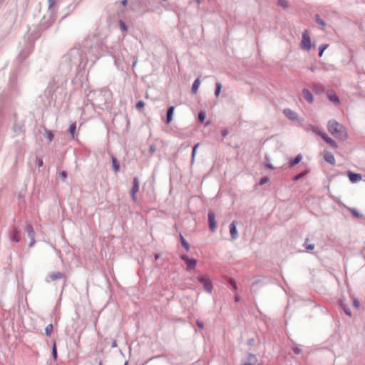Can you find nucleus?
Instances as JSON below:
<instances>
[{
	"mask_svg": "<svg viewBox=\"0 0 365 365\" xmlns=\"http://www.w3.org/2000/svg\"><path fill=\"white\" fill-rule=\"evenodd\" d=\"M85 54L94 63L106 51V46L101 36L93 35L89 36L84 42Z\"/></svg>",
	"mask_w": 365,
	"mask_h": 365,
	"instance_id": "obj_1",
	"label": "nucleus"
},
{
	"mask_svg": "<svg viewBox=\"0 0 365 365\" xmlns=\"http://www.w3.org/2000/svg\"><path fill=\"white\" fill-rule=\"evenodd\" d=\"M63 60L68 62L70 67L72 66L84 67L88 61V57L86 56L84 50L81 51L80 48H73L63 57Z\"/></svg>",
	"mask_w": 365,
	"mask_h": 365,
	"instance_id": "obj_2",
	"label": "nucleus"
},
{
	"mask_svg": "<svg viewBox=\"0 0 365 365\" xmlns=\"http://www.w3.org/2000/svg\"><path fill=\"white\" fill-rule=\"evenodd\" d=\"M329 132L336 138L344 141L347 139L348 135L346 128L335 120H330L327 124Z\"/></svg>",
	"mask_w": 365,
	"mask_h": 365,
	"instance_id": "obj_3",
	"label": "nucleus"
},
{
	"mask_svg": "<svg viewBox=\"0 0 365 365\" xmlns=\"http://www.w3.org/2000/svg\"><path fill=\"white\" fill-rule=\"evenodd\" d=\"M107 92L103 91H92L88 94V101H91V103L98 108H102L106 103Z\"/></svg>",
	"mask_w": 365,
	"mask_h": 365,
	"instance_id": "obj_4",
	"label": "nucleus"
},
{
	"mask_svg": "<svg viewBox=\"0 0 365 365\" xmlns=\"http://www.w3.org/2000/svg\"><path fill=\"white\" fill-rule=\"evenodd\" d=\"M34 48V43L32 41H29L26 43L25 46L21 48L19 55L18 56V61L23 62L31 53Z\"/></svg>",
	"mask_w": 365,
	"mask_h": 365,
	"instance_id": "obj_5",
	"label": "nucleus"
},
{
	"mask_svg": "<svg viewBox=\"0 0 365 365\" xmlns=\"http://www.w3.org/2000/svg\"><path fill=\"white\" fill-rule=\"evenodd\" d=\"M197 280L201 283L203 286L204 289L211 294L212 292L213 286L212 283L207 275H201L197 277Z\"/></svg>",
	"mask_w": 365,
	"mask_h": 365,
	"instance_id": "obj_6",
	"label": "nucleus"
},
{
	"mask_svg": "<svg viewBox=\"0 0 365 365\" xmlns=\"http://www.w3.org/2000/svg\"><path fill=\"white\" fill-rule=\"evenodd\" d=\"M24 230L27 233L28 237L31 240L29 246L30 247H32L33 246H34V245L36 243L34 230L32 225L27 222L24 227Z\"/></svg>",
	"mask_w": 365,
	"mask_h": 365,
	"instance_id": "obj_7",
	"label": "nucleus"
},
{
	"mask_svg": "<svg viewBox=\"0 0 365 365\" xmlns=\"http://www.w3.org/2000/svg\"><path fill=\"white\" fill-rule=\"evenodd\" d=\"M180 259L183 260L187 264V270L191 271L194 269L196 267L197 261L194 258H190L188 256L185 255H182L180 256Z\"/></svg>",
	"mask_w": 365,
	"mask_h": 365,
	"instance_id": "obj_8",
	"label": "nucleus"
},
{
	"mask_svg": "<svg viewBox=\"0 0 365 365\" xmlns=\"http://www.w3.org/2000/svg\"><path fill=\"white\" fill-rule=\"evenodd\" d=\"M301 46L303 49L307 51H309L311 49V39L307 31H305L302 34Z\"/></svg>",
	"mask_w": 365,
	"mask_h": 365,
	"instance_id": "obj_9",
	"label": "nucleus"
},
{
	"mask_svg": "<svg viewBox=\"0 0 365 365\" xmlns=\"http://www.w3.org/2000/svg\"><path fill=\"white\" fill-rule=\"evenodd\" d=\"M9 239L13 242H19L21 240V232L16 227H12L10 230Z\"/></svg>",
	"mask_w": 365,
	"mask_h": 365,
	"instance_id": "obj_10",
	"label": "nucleus"
},
{
	"mask_svg": "<svg viewBox=\"0 0 365 365\" xmlns=\"http://www.w3.org/2000/svg\"><path fill=\"white\" fill-rule=\"evenodd\" d=\"M139 187H140L139 180L137 177H135L133 178V187L130 190V195H131L132 200L134 202L137 201L136 193L139 191Z\"/></svg>",
	"mask_w": 365,
	"mask_h": 365,
	"instance_id": "obj_11",
	"label": "nucleus"
},
{
	"mask_svg": "<svg viewBox=\"0 0 365 365\" xmlns=\"http://www.w3.org/2000/svg\"><path fill=\"white\" fill-rule=\"evenodd\" d=\"M209 228L210 231L214 232L217 227V221L215 220V215L213 212L210 211L207 214Z\"/></svg>",
	"mask_w": 365,
	"mask_h": 365,
	"instance_id": "obj_12",
	"label": "nucleus"
},
{
	"mask_svg": "<svg viewBox=\"0 0 365 365\" xmlns=\"http://www.w3.org/2000/svg\"><path fill=\"white\" fill-rule=\"evenodd\" d=\"M318 135L322 137V138L328 143L330 146H331L334 148H337L338 145L337 143L330 137H329L325 133H318Z\"/></svg>",
	"mask_w": 365,
	"mask_h": 365,
	"instance_id": "obj_13",
	"label": "nucleus"
},
{
	"mask_svg": "<svg viewBox=\"0 0 365 365\" xmlns=\"http://www.w3.org/2000/svg\"><path fill=\"white\" fill-rule=\"evenodd\" d=\"M284 115L292 121H295L298 119V114L290 108H285L283 110Z\"/></svg>",
	"mask_w": 365,
	"mask_h": 365,
	"instance_id": "obj_14",
	"label": "nucleus"
},
{
	"mask_svg": "<svg viewBox=\"0 0 365 365\" xmlns=\"http://www.w3.org/2000/svg\"><path fill=\"white\" fill-rule=\"evenodd\" d=\"M13 130L16 135H20L24 133V124L21 122L19 123L16 120L15 121Z\"/></svg>",
	"mask_w": 365,
	"mask_h": 365,
	"instance_id": "obj_15",
	"label": "nucleus"
},
{
	"mask_svg": "<svg viewBox=\"0 0 365 365\" xmlns=\"http://www.w3.org/2000/svg\"><path fill=\"white\" fill-rule=\"evenodd\" d=\"M347 176H348L350 182L352 183L357 182L358 181L361 180L362 178V176L361 174L355 173L351 171H348Z\"/></svg>",
	"mask_w": 365,
	"mask_h": 365,
	"instance_id": "obj_16",
	"label": "nucleus"
},
{
	"mask_svg": "<svg viewBox=\"0 0 365 365\" xmlns=\"http://www.w3.org/2000/svg\"><path fill=\"white\" fill-rule=\"evenodd\" d=\"M229 228H230V232L232 240H236L239 235H238V232H237L235 221L232 222L230 224Z\"/></svg>",
	"mask_w": 365,
	"mask_h": 365,
	"instance_id": "obj_17",
	"label": "nucleus"
},
{
	"mask_svg": "<svg viewBox=\"0 0 365 365\" xmlns=\"http://www.w3.org/2000/svg\"><path fill=\"white\" fill-rule=\"evenodd\" d=\"M247 361L241 365H257L258 360L256 356L253 354L250 353L247 356Z\"/></svg>",
	"mask_w": 365,
	"mask_h": 365,
	"instance_id": "obj_18",
	"label": "nucleus"
},
{
	"mask_svg": "<svg viewBox=\"0 0 365 365\" xmlns=\"http://www.w3.org/2000/svg\"><path fill=\"white\" fill-rule=\"evenodd\" d=\"M302 95L304 98L308 101L309 103H312L314 101V97L312 93L307 88H303L302 90Z\"/></svg>",
	"mask_w": 365,
	"mask_h": 365,
	"instance_id": "obj_19",
	"label": "nucleus"
},
{
	"mask_svg": "<svg viewBox=\"0 0 365 365\" xmlns=\"http://www.w3.org/2000/svg\"><path fill=\"white\" fill-rule=\"evenodd\" d=\"M324 159L327 163L334 165L335 164V158L334 155L329 152H325L324 155Z\"/></svg>",
	"mask_w": 365,
	"mask_h": 365,
	"instance_id": "obj_20",
	"label": "nucleus"
},
{
	"mask_svg": "<svg viewBox=\"0 0 365 365\" xmlns=\"http://www.w3.org/2000/svg\"><path fill=\"white\" fill-rule=\"evenodd\" d=\"M16 78H17L16 73H12L9 78V86L11 89L15 90V91L17 90V88H18L16 85Z\"/></svg>",
	"mask_w": 365,
	"mask_h": 365,
	"instance_id": "obj_21",
	"label": "nucleus"
},
{
	"mask_svg": "<svg viewBox=\"0 0 365 365\" xmlns=\"http://www.w3.org/2000/svg\"><path fill=\"white\" fill-rule=\"evenodd\" d=\"M64 277L63 274L61 272H51L48 275V277L52 281L61 279Z\"/></svg>",
	"mask_w": 365,
	"mask_h": 365,
	"instance_id": "obj_22",
	"label": "nucleus"
},
{
	"mask_svg": "<svg viewBox=\"0 0 365 365\" xmlns=\"http://www.w3.org/2000/svg\"><path fill=\"white\" fill-rule=\"evenodd\" d=\"M174 109H175L174 106H170L167 110L166 123L168 124L170 123L172 120Z\"/></svg>",
	"mask_w": 365,
	"mask_h": 365,
	"instance_id": "obj_23",
	"label": "nucleus"
},
{
	"mask_svg": "<svg viewBox=\"0 0 365 365\" xmlns=\"http://www.w3.org/2000/svg\"><path fill=\"white\" fill-rule=\"evenodd\" d=\"M302 159V156L301 154H298L294 158L290 159L289 161V167H294L296 165H297Z\"/></svg>",
	"mask_w": 365,
	"mask_h": 365,
	"instance_id": "obj_24",
	"label": "nucleus"
},
{
	"mask_svg": "<svg viewBox=\"0 0 365 365\" xmlns=\"http://www.w3.org/2000/svg\"><path fill=\"white\" fill-rule=\"evenodd\" d=\"M111 157V161H112V166L114 172L117 173L119 171L120 165L119 163L115 157H114L112 154H110Z\"/></svg>",
	"mask_w": 365,
	"mask_h": 365,
	"instance_id": "obj_25",
	"label": "nucleus"
},
{
	"mask_svg": "<svg viewBox=\"0 0 365 365\" xmlns=\"http://www.w3.org/2000/svg\"><path fill=\"white\" fill-rule=\"evenodd\" d=\"M308 242H309V239L307 238L304 240V242L303 243V247L304 248L306 252H309L314 249L315 246L314 244L308 243Z\"/></svg>",
	"mask_w": 365,
	"mask_h": 365,
	"instance_id": "obj_26",
	"label": "nucleus"
},
{
	"mask_svg": "<svg viewBox=\"0 0 365 365\" xmlns=\"http://www.w3.org/2000/svg\"><path fill=\"white\" fill-rule=\"evenodd\" d=\"M200 83H201V81L199 78H196L194 81L192 86V88H191L192 93H195L197 92L199 86H200Z\"/></svg>",
	"mask_w": 365,
	"mask_h": 365,
	"instance_id": "obj_27",
	"label": "nucleus"
},
{
	"mask_svg": "<svg viewBox=\"0 0 365 365\" xmlns=\"http://www.w3.org/2000/svg\"><path fill=\"white\" fill-rule=\"evenodd\" d=\"M341 307L347 316H351V312L350 309L348 307L347 304H345V302L343 300H341Z\"/></svg>",
	"mask_w": 365,
	"mask_h": 365,
	"instance_id": "obj_28",
	"label": "nucleus"
},
{
	"mask_svg": "<svg viewBox=\"0 0 365 365\" xmlns=\"http://www.w3.org/2000/svg\"><path fill=\"white\" fill-rule=\"evenodd\" d=\"M328 98L331 102L336 104H338L340 102L339 98L336 93L328 94Z\"/></svg>",
	"mask_w": 365,
	"mask_h": 365,
	"instance_id": "obj_29",
	"label": "nucleus"
},
{
	"mask_svg": "<svg viewBox=\"0 0 365 365\" xmlns=\"http://www.w3.org/2000/svg\"><path fill=\"white\" fill-rule=\"evenodd\" d=\"M180 238L182 246L186 250L187 252H188L190 250L189 243L185 240L182 234H180Z\"/></svg>",
	"mask_w": 365,
	"mask_h": 365,
	"instance_id": "obj_30",
	"label": "nucleus"
},
{
	"mask_svg": "<svg viewBox=\"0 0 365 365\" xmlns=\"http://www.w3.org/2000/svg\"><path fill=\"white\" fill-rule=\"evenodd\" d=\"M312 88L316 93H320L323 91L322 86L319 83H313Z\"/></svg>",
	"mask_w": 365,
	"mask_h": 365,
	"instance_id": "obj_31",
	"label": "nucleus"
},
{
	"mask_svg": "<svg viewBox=\"0 0 365 365\" xmlns=\"http://www.w3.org/2000/svg\"><path fill=\"white\" fill-rule=\"evenodd\" d=\"M222 83L220 82H216L215 83V97H218L220 92H221V90H222Z\"/></svg>",
	"mask_w": 365,
	"mask_h": 365,
	"instance_id": "obj_32",
	"label": "nucleus"
},
{
	"mask_svg": "<svg viewBox=\"0 0 365 365\" xmlns=\"http://www.w3.org/2000/svg\"><path fill=\"white\" fill-rule=\"evenodd\" d=\"M53 331V327L52 324H48L45 328V334L47 336H50Z\"/></svg>",
	"mask_w": 365,
	"mask_h": 365,
	"instance_id": "obj_33",
	"label": "nucleus"
},
{
	"mask_svg": "<svg viewBox=\"0 0 365 365\" xmlns=\"http://www.w3.org/2000/svg\"><path fill=\"white\" fill-rule=\"evenodd\" d=\"M76 130V123H73L71 124L69 128H68V131L71 135L73 138H74Z\"/></svg>",
	"mask_w": 365,
	"mask_h": 365,
	"instance_id": "obj_34",
	"label": "nucleus"
},
{
	"mask_svg": "<svg viewBox=\"0 0 365 365\" xmlns=\"http://www.w3.org/2000/svg\"><path fill=\"white\" fill-rule=\"evenodd\" d=\"M199 145H200V143H197L192 148V155H191V164L194 163L195 155L197 153V149L199 147Z\"/></svg>",
	"mask_w": 365,
	"mask_h": 365,
	"instance_id": "obj_35",
	"label": "nucleus"
},
{
	"mask_svg": "<svg viewBox=\"0 0 365 365\" xmlns=\"http://www.w3.org/2000/svg\"><path fill=\"white\" fill-rule=\"evenodd\" d=\"M349 210L352 214L353 216L355 217H357L359 219H361L363 217V215L360 214L355 208H349Z\"/></svg>",
	"mask_w": 365,
	"mask_h": 365,
	"instance_id": "obj_36",
	"label": "nucleus"
},
{
	"mask_svg": "<svg viewBox=\"0 0 365 365\" xmlns=\"http://www.w3.org/2000/svg\"><path fill=\"white\" fill-rule=\"evenodd\" d=\"M277 5L284 9H288L289 4L287 0H277Z\"/></svg>",
	"mask_w": 365,
	"mask_h": 365,
	"instance_id": "obj_37",
	"label": "nucleus"
},
{
	"mask_svg": "<svg viewBox=\"0 0 365 365\" xmlns=\"http://www.w3.org/2000/svg\"><path fill=\"white\" fill-rule=\"evenodd\" d=\"M205 118H206V113L203 110H200L198 113V120L200 123H203L205 121Z\"/></svg>",
	"mask_w": 365,
	"mask_h": 365,
	"instance_id": "obj_38",
	"label": "nucleus"
},
{
	"mask_svg": "<svg viewBox=\"0 0 365 365\" xmlns=\"http://www.w3.org/2000/svg\"><path fill=\"white\" fill-rule=\"evenodd\" d=\"M292 349L295 354H300L302 352V349L297 344H293Z\"/></svg>",
	"mask_w": 365,
	"mask_h": 365,
	"instance_id": "obj_39",
	"label": "nucleus"
},
{
	"mask_svg": "<svg viewBox=\"0 0 365 365\" xmlns=\"http://www.w3.org/2000/svg\"><path fill=\"white\" fill-rule=\"evenodd\" d=\"M328 44H322L319 48V56L322 57L324 51L327 48Z\"/></svg>",
	"mask_w": 365,
	"mask_h": 365,
	"instance_id": "obj_40",
	"label": "nucleus"
},
{
	"mask_svg": "<svg viewBox=\"0 0 365 365\" xmlns=\"http://www.w3.org/2000/svg\"><path fill=\"white\" fill-rule=\"evenodd\" d=\"M315 21H316V22H317L318 24H319V25H321V26H326V23L324 22V21L323 19H322L319 17V15H316V16H315Z\"/></svg>",
	"mask_w": 365,
	"mask_h": 365,
	"instance_id": "obj_41",
	"label": "nucleus"
},
{
	"mask_svg": "<svg viewBox=\"0 0 365 365\" xmlns=\"http://www.w3.org/2000/svg\"><path fill=\"white\" fill-rule=\"evenodd\" d=\"M52 356H53V359H55V360L57 359V356H58L57 349H56V346L55 343H53V346H52Z\"/></svg>",
	"mask_w": 365,
	"mask_h": 365,
	"instance_id": "obj_42",
	"label": "nucleus"
},
{
	"mask_svg": "<svg viewBox=\"0 0 365 365\" xmlns=\"http://www.w3.org/2000/svg\"><path fill=\"white\" fill-rule=\"evenodd\" d=\"M305 175H306L305 172L300 173L296 175L295 176H294L293 178H292V180L293 181H297L299 179H301L302 178H303Z\"/></svg>",
	"mask_w": 365,
	"mask_h": 365,
	"instance_id": "obj_43",
	"label": "nucleus"
},
{
	"mask_svg": "<svg viewBox=\"0 0 365 365\" xmlns=\"http://www.w3.org/2000/svg\"><path fill=\"white\" fill-rule=\"evenodd\" d=\"M46 138L49 142H51L53 140V134L50 130H46Z\"/></svg>",
	"mask_w": 365,
	"mask_h": 365,
	"instance_id": "obj_44",
	"label": "nucleus"
},
{
	"mask_svg": "<svg viewBox=\"0 0 365 365\" xmlns=\"http://www.w3.org/2000/svg\"><path fill=\"white\" fill-rule=\"evenodd\" d=\"M309 128L314 133H316L317 135H318V133H322L321 130H319L318 129V128L312 125H309Z\"/></svg>",
	"mask_w": 365,
	"mask_h": 365,
	"instance_id": "obj_45",
	"label": "nucleus"
},
{
	"mask_svg": "<svg viewBox=\"0 0 365 365\" xmlns=\"http://www.w3.org/2000/svg\"><path fill=\"white\" fill-rule=\"evenodd\" d=\"M36 165L40 168L42 167L43 165V162L41 158H39L38 156H36Z\"/></svg>",
	"mask_w": 365,
	"mask_h": 365,
	"instance_id": "obj_46",
	"label": "nucleus"
},
{
	"mask_svg": "<svg viewBox=\"0 0 365 365\" xmlns=\"http://www.w3.org/2000/svg\"><path fill=\"white\" fill-rule=\"evenodd\" d=\"M67 175H68V174H67V172H66V171H65V170H62V171L60 173L59 176H60V178H61V180H62L63 182H65V181H66V178H67Z\"/></svg>",
	"mask_w": 365,
	"mask_h": 365,
	"instance_id": "obj_47",
	"label": "nucleus"
},
{
	"mask_svg": "<svg viewBox=\"0 0 365 365\" xmlns=\"http://www.w3.org/2000/svg\"><path fill=\"white\" fill-rule=\"evenodd\" d=\"M269 178H268V177H267V176L263 177V178H262L260 179V180H259V185H264V184L267 183V182L269 181Z\"/></svg>",
	"mask_w": 365,
	"mask_h": 365,
	"instance_id": "obj_48",
	"label": "nucleus"
},
{
	"mask_svg": "<svg viewBox=\"0 0 365 365\" xmlns=\"http://www.w3.org/2000/svg\"><path fill=\"white\" fill-rule=\"evenodd\" d=\"M48 10L51 11V12H53V11L52 8L54 6L55 0H48Z\"/></svg>",
	"mask_w": 365,
	"mask_h": 365,
	"instance_id": "obj_49",
	"label": "nucleus"
},
{
	"mask_svg": "<svg viewBox=\"0 0 365 365\" xmlns=\"http://www.w3.org/2000/svg\"><path fill=\"white\" fill-rule=\"evenodd\" d=\"M229 284L233 287L234 289L236 290L237 289V283L234 279H230Z\"/></svg>",
	"mask_w": 365,
	"mask_h": 365,
	"instance_id": "obj_50",
	"label": "nucleus"
},
{
	"mask_svg": "<svg viewBox=\"0 0 365 365\" xmlns=\"http://www.w3.org/2000/svg\"><path fill=\"white\" fill-rule=\"evenodd\" d=\"M145 106V103L143 101H139L137 103H136V108L138 109H140L141 108H143Z\"/></svg>",
	"mask_w": 365,
	"mask_h": 365,
	"instance_id": "obj_51",
	"label": "nucleus"
},
{
	"mask_svg": "<svg viewBox=\"0 0 365 365\" xmlns=\"http://www.w3.org/2000/svg\"><path fill=\"white\" fill-rule=\"evenodd\" d=\"M156 151V148L154 145H150L149 147V153L153 154Z\"/></svg>",
	"mask_w": 365,
	"mask_h": 365,
	"instance_id": "obj_52",
	"label": "nucleus"
},
{
	"mask_svg": "<svg viewBox=\"0 0 365 365\" xmlns=\"http://www.w3.org/2000/svg\"><path fill=\"white\" fill-rule=\"evenodd\" d=\"M196 324L199 329H202L204 328L203 322L200 320L196 321Z\"/></svg>",
	"mask_w": 365,
	"mask_h": 365,
	"instance_id": "obj_53",
	"label": "nucleus"
},
{
	"mask_svg": "<svg viewBox=\"0 0 365 365\" xmlns=\"http://www.w3.org/2000/svg\"><path fill=\"white\" fill-rule=\"evenodd\" d=\"M120 29L122 30H124V31L127 30V26L123 21H120Z\"/></svg>",
	"mask_w": 365,
	"mask_h": 365,
	"instance_id": "obj_54",
	"label": "nucleus"
},
{
	"mask_svg": "<svg viewBox=\"0 0 365 365\" xmlns=\"http://www.w3.org/2000/svg\"><path fill=\"white\" fill-rule=\"evenodd\" d=\"M221 134L223 137H225L228 135V130L227 129H223L221 130Z\"/></svg>",
	"mask_w": 365,
	"mask_h": 365,
	"instance_id": "obj_55",
	"label": "nucleus"
},
{
	"mask_svg": "<svg viewBox=\"0 0 365 365\" xmlns=\"http://www.w3.org/2000/svg\"><path fill=\"white\" fill-rule=\"evenodd\" d=\"M353 302H354V306L355 307L358 308L359 307L360 303L358 299H354Z\"/></svg>",
	"mask_w": 365,
	"mask_h": 365,
	"instance_id": "obj_56",
	"label": "nucleus"
},
{
	"mask_svg": "<svg viewBox=\"0 0 365 365\" xmlns=\"http://www.w3.org/2000/svg\"><path fill=\"white\" fill-rule=\"evenodd\" d=\"M264 165L266 168H267L269 169H274L273 165L270 163L266 162Z\"/></svg>",
	"mask_w": 365,
	"mask_h": 365,
	"instance_id": "obj_57",
	"label": "nucleus"
},
{
	"mask_svg": "<svg viewBox=\"0 0 365 365\" xmlns=\"http://www.w3.org/2000/svg\"><path fill=\"white\" fill-rule=\"evenodd\" d=\"M117 346H118L117 341L115 339L112 342L111 347L112 348H115V347H117Z\"/></svg>",
	"mask_w": 365,
	"mask_h": 365,
	"instance_id": "obj_58",
	"label": "nucleus"
},
{
	"mask_svg": "<svg viewBox=\"0 0 365 365\" xmlns=\"http://www.w3.org/2000/svg\"><path fill=\"white\" fill-rule=\"evenodd\" d=\"M235 300L236 302H239L240 301V297L237 294L235 295Z\"/></svg>",
	"mask_w": 365,
	"mask_h": 365,
	"instance_id": "obj_59",
	"label": "nucleus"
},
{
	"mask_svg": "<svg viewBox=\"0 0 365 365\" xmlns=\"http://www.w3.org/2000/svg\"><path fill=\"white\" fill-rule=\"evenodd\" d=\"M96 361L98 363V365H102L101 361L99 358L96 359Z\"/></svg>",
	"mask_w": 365,
	"mask_h": 365,
	"instance_id": "obj_60",
	"label": "nucleus"
},
{
	"mask_svg": "<svg viewBox=\"0 0 365 365\" xmlns=\"http://www.w3.org/2000/svg\"><path fill=\"white\" fill-rule=\"evenodd\" d=\"M317 67L316 66H312L309 68V69L312 71H315Z\"/></svg>",
	"mask_w": 365,
	"mask_h": 365,
	"instance_id": "obj_61",
	"label": "nucleus"
},
{
	"mask_svg": "<svg viewBox=\"0 0 365 365\" xmlns=\"http://www.w3.org/2000/svg\"><path fill=\"white\" fill-rule=\"evenodd\" d=\"M121 3H122V5L125 6L127 4V0H123Z\"/></svg>",
	"mask_w": 365,
	"mask_h": 365,
	"instance_id": "obj_62",
	"label": "nucleus"
},
{
	"mask_svg": "<svg viewBox=\"0 0 365 365\" xmlns=\"http://www.w3.org/2000/svg\"><path fill=\"white\" fill-rule=\"evenodd\" d=\"M253 342H254V339H253L249 340V344L251 345V344H253Z\"/></svg>",
	"mask_w": 365,
	"mask_h": 365,
	"instance_id": "obj_63",
	"label": "nucleus"
},
{
	"mask_svg": "<svg viewBox=\"0 0 365 365\" xmlns=\"http://www.w3.org/2000/svg\"><path fill=\"white\" fill-rule=\"evenodd\" d=\"M128 361H126L125 362L124 365H128Z\"/></svg>",
	"mask_w": 365,
	"mask_h": 365,
	"instance_id": "obj_64",
	"label": "nucleus"
}]
</instances>
